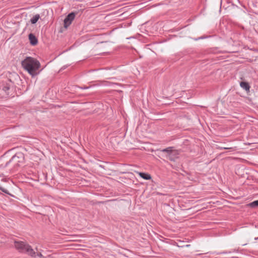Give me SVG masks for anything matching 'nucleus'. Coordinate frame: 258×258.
<instances>
[{
  "label": "nucleus",
  "instance_id": "0eeeda50",
  "mask_svg": "<svg viewBox=\"0 0 258 258\" xmlns=\"http://www.w3.org/2000/svg\"><path fill=\"white\" fill-rule=\"evenodd\" d=\"M137 173L140 176V177H141L143 179L149 180L151 179L152 178L151 175L149 174L139 172H137Z\"/></svg>",
  "mask_w": 258,
  "mask_h": 258
},
{
  "label": "nucleus",
  "instance_id": "f8f14e48",
  "mask_svg": "<svg viewBox=\"0 0 258 258\" xmlns=\"http://www.w3.org/2000/svg\"><path fill=\"white\" fill-rule=\"evenodd\" d=\"M9 88H10V87L9 86H4V88H3V90L7 93H8V91L9 90Z\"/></svg>",
  "mask_w": 258,
  "mask_h": 258
},
{
  "label": "nucleus",
  "instance_id": "ddd939ff",
  "mask_svg": "<svg viewBox=\"0 0 258 258\" xmlns=\"http://www.w3.org/2000/svg\"><path fill=\"white\" fill-rule=\"evenodd\" d=\"M0 189L2 190L3 191L6 192V193L7 192V189H5L4 188H3L2 187L0 186Z\"/></svg>",
  "mask_w": 258,
  "mask_h": 258
},
{
  "label": "nucleus",
  "instance_id": "f03ea898",
  "mask_svg": "<svg viewBox=\"0 0 258 258\" xmlns=\"http://www.w3.org/2000/svg\"><path fill=\"white\" fill-rule=\"evenodd\" d=\"M15 247L20 251L26 252L32 256H36L35 252L33 249L28 244L24 242L15 241Z\"/></svg>",
  "mask_w": 258,
  "mask_h": 258
},
{
  "label": "nucleus",
  "instance_id": "f3484780",
  "mask_svg": "<svg viewBox=\"0 0 258 258\" xmlns=\"http://www.w3.org/2000/svg\"><path fill=\"white\" fill-rule=\"evenodd\" d=\"M224 149H230V148H226V147H225V148H224Z\"/></svg>",
  "mask_w": 258,
  "mask_h": 258
},
{
  "label": "nucleus",
  "instance_id": "7ed1b4c3",
  "mask_svg": "<svg viewBox=\"0 0 258 258\" xmlns=\"http://www.w3.org/2000/svg\"><path fill=\"white\" fill-rule=\"evenodd\" d=\"M24 160V157L22 153H18L16 154L11 159L10 162L14 166H20L23 163Z\"/></svg>",
  "mask_w": 258,
  "mask_h": 258
},
{
  "label": "nucleus",
  "instance_id": "1a4fd4ad",
  "mask_svg": "<svg viewBox=\"0 0 258 258\" xmlns=\"http://www.w3.org/2000/svg\"><path fill=\"white\" fill-rule=\"evenodd\" d=\"M39 18L40 16L39 14L35 15L31 19L30 22L32 24H35Z\"/></svg>",
  "mask_w": 258,
  "mask_h": 258
},
{
  "label": "nucleus",
  "instance_id": "6e6552de",
  "mask_svg": "<svg viewBox=\"0 0 258 258\" xmlns=\"http://www.w3.org/2000/svg\"><path fill=\"white\" fill-rule=\"evenodd\" d=\"M240 87L246 91H249L250 86L249 84L245 82H241L240 84Z\"/></svg>",
  "mask_w": 258,
  "mask_h": 258
},
{
  "label": "nucleus",
  "instance_id": "2eb2a0df",
  "mask_svg": "<svg viewBox=\"0 0 258 258\" xmlns=\"http://www.w3.org/2000/svg\"><path fill=\"white\" fill-rule=\"evenodd\" d=\"M176 245H177L178 247H184V246H183V245H178V244H177Z\"/></svg>",
  "mask_w": 258,
  "mask_h": 258
},
{
  "label": "nucleus",
  "instance_id": "dca6fc26",
  "mask_svg": "<svg viewBox=\"0 0 258 258\" xmlns=\"http://www.w3.org/2000/svg\"><path fill=\"white\" fill-rule=\"evenodd\" d=\"M185 247H189L190 246L189 244H187L185 246Z\"/></svg>",
  "mask_w": 258,
  "mask_h": 258
},
{
  "label": "nucleus",
  "instance_id": "9b49d317",
  "mask_svg": "<svg viewBox=\"0 0 258 258\" xmlns=\"http://www.w3.org/2000/svg\"><path fill=\"white\" fill-rule=\"evenodd\" d=\"M37 255L41 258H52V257L51 255H48L45 257H43L42 254L40 252L38 253Z\"/></svg>",
  "mask_w": 258,
  "mask_h": 258
},
{
  "label": "nucleus",
  "instance_id": "423d86ee",
  "mask_svg": "<svg viewBox=\"0 0 258 258\" xmlns=\"http://www.w3.org/2000/svg\"><path fill=\"white\" fill-rule=\"evenodd\" d=\"M29 39L31 44L34 45L37 43V39L33 34H30L29 35Z\"/></svg>",
  "mask_w": 258,
  "mask_h": 258
},
{
  "label": "nucleus",
  "instance_id": "4468645a",
  "mask_svg": "<svg viewBox=\"0 0 258 258\" xmlns=\"http://www.w3.org/2000/svg\"><path fill=\"white\" fill-rule=\"evenodd\" d=\"M177 155H173L172 154V157H175V159L177 158Z\"/></svg>",
  "mask_w": 258,
  "mask_h": 258
},
{
  "label": "nucleus",
  "instance_id": "39448f33",
  "mask_svg": "<svg viewBox=\"0 0 258 258\" xmlns=\"http://www.w3.org/2000/svg\"><path fill=\"white\" fill-rule=\"evenodd\" d=\"M75 17V14L71 13L69 14L64 20V27L67 28L72 23Z\"/></svg>",
  "mask_w": 258,
  "mask_h": 258
},
{
  "label": "nucleus",
  "instance_id": "20e7f679",
  "mask_svg": "<svg viewBox=\"0 0 258 258\" xmlns=\"http://www.w3.org/2000/svg\"><path fill=\"white\" fill-rule=\"evenodd\" d=\"M162 152L167 153V157L171 161H174L175 160V157H173L172 154L178 155V151L175 150H173L171 147H169L166 149H164L162 150Z\"/></svg>",
  "mask_w": 258,
  "mask_h": 258
},
{
  "label": "nucleus",
  "instance_id": "9d476101",
  "mask_svg": "<svg viewBox=\"0 0 258 258\" xmlns=\"http://www.w3.org/2000/svg\"><path fill=\"white\" fill-rule=\"evenodd\" d=\"M250 206L252 207L258 206V200L254 201V202H252L251 203H250Z\"/></svg>",
  "mask_w": 258,
  "mask_h": 258
},
{
  "label": "nucleus",
  "instance_id": "f257e3e1",
  "mask_svg": "<svg viewBox=\"0 0 258 258\" xmlns=\"http://www.w3.org/2000/svg\"><path fill=\"white\" fill-rule=\"evenodd\" d=\"M23 68L32 76L38 74L37 71L40 67V62L32 57H27L21 62Z\"/></svg>",
  "mask_w": 258,
  "mask_h": 258
}]
</instances>
